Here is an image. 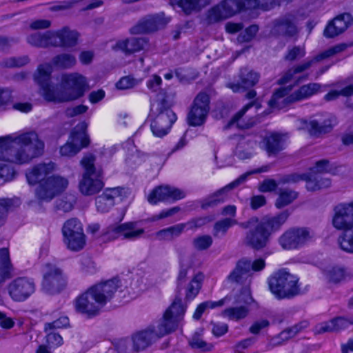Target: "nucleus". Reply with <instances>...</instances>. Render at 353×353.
Segmentation results:
<instances>
[{
    "instance_id": "obj_1",
    "label": "nucleus",
    "mask_w": 353,
    "mask_h": 353,
    "mask_svg": "<svg viewBox=\"0 0 353 353\" xmlns=\"http://www.w3.org/2000/svg\"><path fill=\"white\" fill-rule=\"evenodd\" d=\"M44 143L34 131L0 137V179H12L13 168L3 162L23 164L42 154Z\"/></svg>"
},
{
    "instance_id": "obj_2",
    "label": "nucleus",
    "mask_w": 353,
    "mask_h": 353,
    "mask_svg": "<svg viewBox=\"0 0 353 353\" xmlns=\"http://www.w3.org/2000/svg\"><path fill=\"white\" fill-rule=\"evenodd\" d=\"M52 68L49 63L40 65L34 74L41 86V94L46 101L63 103L74 101L83 96L89 89L85 77L78 72L64 73L61 77V88L50 83Z\"/></svg>"
},
{
    "instance_id": "obj_3",
    "label": "nucleus",
    "mask_w": 353,
    "mask_h": 353,
    "mask_svg": "<svg viewBox=\"0 0 353 353\" xmlns=\"http://www.w3.org/2000/svg\"><path fill=\"white\" fill-rule=\"evenodd\" d=\"M55 168V164L52 162L43 163L34 166L26 172V179L29 184L39 183L36 195L41 201H50L68 186L67 178L59 175L49 176Z\"/></svg>"
},
{
    "instance_id": "obj_4",
    "label": "nucleus",
    "mask_w": 353,
    "mask_h": 353,
    "mask_svg": "<svg viewBox=\"0 0 353 353\" xmlns=\"http://www.w3.org/2000/svg\"><path fill=\"white\" fill-rule=\"evenodd\" d=\"M332 223L336 230L343 231L337 239L339 248L353 254V200L334 207Z\"/></svg>"
},
{
    "instance_id": "obj_5",
    "label": "nucleus",
    "mask_w": 353,
    "mask_h": 353,
    "mask_svg": "<svg viewBox=\"0 0 353 353\" xmlns=\"http://www.w3.org/2000/svg\"><path fill=\"white\" fill-rule=\"evenodd\" d=\"M319 92L321 85L316 83L303 85L292 92L291 87H284L274 93L269 105L272 108H283L290 103L307 99Z\"/></svg>"
},
{
    "instance_id": "obj_6",
    "label": "nucleus",
    "mask_w": 353,
    "mask_h": 353,
    "mask_svg": "<svg viewBox=\"0 0 353 353\" xmlns=\"http://www.w3.org/2000/svg\"><path fill=\"white\" fill-rule=\"evenodd\" d=\"M149 117L152 119L151 130L157 137H163L168 134L177 119L176 114L165 107L163 101H151Z\"/></svg>"
},
{
    "instance_id": "obj_7",
    "label": "nucleus",
    "mask_w": 353,
    "mask_h": 353,
    "mask_svg": "<svg viewBox=\"0 0 353 353\" xmlns=\"http://www.w3.org/2000/svg\"><path fill=\"white\" fill-rule=\"evenodd\" d=\"M94 162V157L92 154L85 155L81 161L84 172L79 183V190L85 196L97 194L103 187L101 172L96 169Z\"/></svg>"
},
{
    "instance_id": "obj_8",
    "label": "nucleus",
    "mask_w": 353,
    "mask_h": 353,
    "mask_svg": "<svg viewBox=\"0 0 353 353\" xmlns=\"http://www.w3.org/2000/svg\"><path fill=\"white\" fill-rule=\"evenodd\" d=\"M270 289L279 299L293 296L299 292L298 278L286 271L276 273L269 280Z\"/></svg>"
},
{
    "instance_id": "obj_9",
    "label": "nucleus",
    "mask_w": 353,
    "mask_h": 353,
    "mask_svg": "<svg viewBox=\"0 0 353 353\" xmlns=\"http://www.w3.org/2000/svg\"><path fill=\"white\" fill-rule=\"evenodd\" d=\"M243 229H248L245 238V243L252 248L259 250L266 246L270 232L257 217H252L248 221L239 223Z\"/></svg>"
},
{
    "instance_id": "obj_10",
    "label": "nucleus",
    "mask_w": 353,
    "mask_h": 353,
    "mask_svg": "<svg viewBox=\"0 0 353 353\" xmlns=\"http://www.w3.org/2000/svg\"><path fill=\"white\" fill-rule=\"evenodd\" d=\"M144 232V229L139 227L135 222H127L122 224L112 223L103 230V236L109 241L117 239L134 241L141 238Z\"/></svg>"
},
{
    "instance_id": "obj_11",
    "label": "nucleus",
    "mask_w": 353,
    "mask_h": 353,
    "mask_svg": "<svg viewBox=\"0 0 353 353\" xmlns=\"http://www.w3.org/2000/svg\"><path fill=\"white\" fill-rule=\"evenodd\" d=\"M341 50L342 48L341 46H334L330 48V49L323 52L322 53L316 55V57L312 59H307L303 63L296 65L292 68L291 69H290L289 70H288L283 74V76L279 80V84H285L293 80H296V81H299L301 79L299 77L297 78L296 77V74L308 70L315 63L321 61L323 59L325 58L332 57Z\"/></svg>"
},
{
    "instance_id": "obj_12",
    "label": "nucleus",
    "mask_w": 353,
    "mask_h": 353,
    "mask_svg": "<svg viewBox=\"0 0 353 353\" xmlns=\"http://www.w3.org/2000/svg\"><path fill=\"white\" fill-rule=\"evenodd\" d=\"M314 238V233L307 228H292L280 236L279 243L285 250L297 249L312 241Z\"/></svg>"
},
{
    "instance_id": "obj_13",
    "label": "nucleus",
    "mask_w": 353,
    "mask_h": 353,
    "mask_svg": "<svg viewBox=\"0 0 353 353\" xmlns=\"http://www.w3.org/2000/svg\"><path fill=\"white\" fill-rule=\"evenodd\" d=\"M87 124L79 123L72 132L68 142L60 148V154L63 157H72L83 148L87 147L90 140L86 134Z\"/></svg>"
},
{
    "instance_id": "obj_14",
    "label": "nucleus",
    "mask_w": 353,
    "mask_h": 353,
    "mask_svg": "<svg viewBox=\"0 0 353 353\" xmlns=\"http://www.w3.org/2000/svg\"><path fill=\"white\" fill-rule=\"evenodd\" d=\"M36 290V285L32 279L18 277L8 285V292L14 301L22 302L32 296Z\"/></svg>"
},
{
    "instance_id": "obj_15",
    "label": "nucleus",
    "mask_w": 353,
    "mask_h": 353,
    "mask_svg": "<svg viewBox=\"0 0 353 353\" xmlns=\"http://www.w3.org/2000/svg\"><path fill=\"white\" fill-rule=\"evenodd\" d=\"M65 285L61 270L55 265L46 264L43 269L42 289L49 294L59 292Z\"/></svg>"
},
{
    "instance_id": "obj_16",
    "label": "nucleus",
    "mask_w": 353,
    "mask_h": 353,
    "mask_svg": "<svg viewBox=\"0 0 353 353\" xmlns=\"http://www.w3.org/2000/svg\"><path fill=\"white\" fill-rule=\"evenodd\" d=\"M209 103L208 94L199 93L196 96L188 115V122L190 125L199 126L205 123L210 110Z\"/></svg>"
},
{
    "instance_id": "obj_17",
    "label": "nucleus",
    "mask_w": 353,
    "mask_h": 353,
    "mask_svg": "<svg viewBox=\"0 0 353 353\" xmlns=\"http://www.w3.org/2000/svg\"><path fill=\"white\" fill-rule=\"evenodd\" d=\"M236 304L234 307H230L222 312V316L230 320L238 321L247 316L249 312V306L254 303V300L248 290H245L232 302Z\"/></svg>"
},
{
    "instance_id": "obj_18",
    "label": "nucleus",
    "mask_w": 353,
    "mask_h": 353,
    "mask_svg": "<svg viewBox=\"0 0 353 353\" xmlns=\"http://www.w3.org/2000/svg\"><path fill=\"white\" fill-rule=\"evenodd\" d=\"M74 307L78 312L91 317L98 314L103 305L89 288L75 299Z\"/></svg>"
},
{
    "instance_id": "obj_19",
    "label": "nucleus",
    "mask_w": 353,
    "mask_h": 353,
    "mask_svg": "<svg viewBox=\"0 0 353 353\" xmlns=\"http://www.w3.org/2000/svg\"><path fill=\"white\" fill-rule=\"evenodd\" d=\"M185 196V193L176 188L159 185L154 188L147 196L148 201L155 205L159 202L176 201Z\"/></svg>"
},
{
    "instance_id": "obj_20",
    "label": "nucleus",
    "mask_w": 353,
    "mask_h": 353,
    "mask_svg": "<svg viewBox=\"0 0 353 353\" xmlns=\"http://www.w3.org/2000/svg\"><path fill=\"white\" fill-rule=\"evenodd\" d=\"M79 37L78 31L64 26L56 31H51V46L72 48L78 43Z\"/></svg>"
},
{
    "instance_id": "obj_21",
    "label": "nucleus",
    "mask_w": 353,
    "mask_h": 353,
    "mask_svg": "<svg viewBox=\"0 0 353 353\" xmlns=\"http://www.w3.org/2000/svg\"><path fill=\"white\" fill-rule=\"evenodd\" d=\"M270 32L273 36L294 37L298 32L294 17L288 14L276 19L272 23Z\"/></svg>"
},
{
    "instance_id": "obj_22",
    "label": "nucleus",
    "mask_w": 353,
    "mask_h": 353,
    "mask_svg": "<svg viewBox=\"0 0 353 353\" xmlns=\"http://www.w3.org/2000/svg\"><path fill=\"white\" fill-rule=\"evenodd\" d=\"M312 175L292 174L286 175L281 179L280 183H296L300 181H306V188L310 191H316L322 188H326L330 185V181L325 178L312 179Z\"/></svg>"
},
{
    "instance_id": "obj_23",
    "label": "nucleus",
    "mask_w": 353,
    "mask_h": 353,
    "mask_svg": "<svg viewBox=\"0 0 353 353\" xmlns=\"http://www.w3.org/2000/svg\"><path fill=\"white\" fill-rule=\"evenodd\" d=\"M353 23L350 14L343 13L330 21L325 26L323 35L327 38H333L345 31Z\"/></svg>"
},
{
    "instance_id": "obj_24",
    "label": "nucleus",
    "mask_w": 353,
    "mask_h": 353,
    "mask_svg": "<svg viewBox=\"0 0 353 353\" xmlns=\"http://www.w3.org/2000/svg\"><path fill=\"white\" fill-rule=\"evenodd\" d=\"M119 287V280L117 279H113L97 283L90 288L104 306L110 301L114 294L117 291Z\"/></svg>"
},
{
    "instance_id": "obj_25",
    "label": "nucleus",
    "mask_w": 353,
    "mask_h": 353,
    "mask_svg": "<svg viewBox=\"0 0 353 353\" xmlns=\"http://www.w3.org/2000/svg\"><path fill=\"white\" fill-rule=\"evenodd\" d=\"M259 79V74L247 68H242L239 74L236 82L230 83L228 87L234 92H240L256 85Z\"/></svg>"
},
{
    "instance_id": "obj_26",
    "label": "nucleus",
    "mask_w": 353,
    "mask_h": 353,
    "mask_svg": "<svg viewBox=\"0 0 353 353\" xmlns=\"http://www.w3.org/2000/svg\"><path fill=\"white\" fill-rule=\"evenodd\" d=\"M124 189L114 188L106 190L96 199V206L99 212H106L114 204V199L121 196Z\"/></svg>"
},
{
    "instance_id": "obj_27",
    "label": "nucleus",
    "mask_w": 353,
    "mask_h": 353,
    "mask_svg": "<svg viewBox=\"0 0 353 353\" xmlns=\"http://www.w3.org/2000/svg\"><path fill=\"white\" fill-rule=\"evenodd\" d=\"M284 141V135L277 132H270L264 137L262 142L260 143V146L269 155H272L276 154L283 149Z\"/></svg>"
},
{
    "instance_id": "obj_28",
    "label": "nucleus",
    "mask_w": 353,
    "mask_h": 353,
    "mask_svg": "<svg viewBox=\"0 0 353 353\" xmlns=\"http://www.w3.org/2000/svg\"><path fill=\"white\" fill-rule=\"evenodd\" d=\"M167 21H163L160 15L150 16L134 26L131 29L132 34H144L152 32L163 26Z\"/></svg>"
},
{
    "instance_id": "obj_29",
    "label": "nucleus",
    "mask_w": 353,
    "mask_h": 353,
    "mask_svg": "<svg viewBox=\"0 0 353 353\" xmlns=\"http://www.w3.org/2000/svg\"><path fill=\"white\" fill-rule=\"evenodd\" d=\"M147 41L143 38H130L119 40L112 46V50H121L125 54H131L143 50Z\"/></svg>"
},
{
    "instance_id": "obj_30",
    "label": "nucleus",
    "mask_w": 353,
    "mask_h": 353,
    "mask_svg": "<svg viewBox=\"0 0 353 353\" xmlns=\"http://www.w3.org/2000/svg\"><path fill=\"white\" fill-rule=\"evenodd\" d=\"M270 170V165H263L259 168H257V169H255V170H253L250 172H248L242 175H241L238 179H236L235 181H234L233 182H232L231 183H230L229 185H228L227 186H225L224 188H223L222 190H221L220 191H219L214 196V199L212 201H210V204H212V203H219V202H222L224 200V198L223 196V193L226 191V190H231L236 186H238L239 185L244 183L248 177L252 174H257V173H261V172H268L269 170Z\"/></svg>"
},
{
    "instance_id": "obj_31",
    "label": "nucleus",
    "mask_w": 353,
    "mask_h": 353,
    "mask_svg": "<svg viewBox=\"0 0 353 353\" xmlns=\"http://www.w3.org/2000/svg\"><path fill=\"white\" fill-rule=\"evenodd\" d=\"M253 104L249 103L244 106L239 112H238L229 122L228 128L236 125L239 128H249L258 121V118H248L245 113L253 108Z\"/></svg>"
},
{
    "instance_id": "obj_32",
    "label": "nucleus",
    "mask_w": 353,
    "mask_h": 353,
    "mask_svg": "<svg viewBox=\"0 0 353 353\" xmlns=\"http://www.w3.org/2000/svg\"><path fill=\"white\" fill-rule=\"evenodd\" d=\"M155 337L152 335V331L150 328L134 333L132 336L133 349L135 351L145 350L156 341Z\"/></svg>"
},
{
    "instance_id": "obj_33",
    "label": "nucleus",
    "mask_w": 353,
    "mask_h": 353,
    "mask_svg": "<svg viewBox=\"0 0 353 353\" xmlns=\"http://www.w3.org/2000/svg\"><path fill=\"white\" fill-rule=\"evenodd\" d=\"M251 261L247 259L239 261L234 270L228 275V281L231 283H243L250 276Z\"/></svg>"
},
{
    "instance_id": "obj_34",
    "label": "nucleus",
    "mask_w": 353,
    "mask_h": 353,
    "mask_svg": "<svg viewBox=\"0 0 353 353\" xmlns=\"http://www.w3.org/2000/svg\"><path fill=\"white\" fill-rule=\"evenodd\" d=\"M170 310H166L163 318L159 321L157 326L150 327L152 331V335L156 336L155 340L163 337V336L174 331L176 327L174 320L168 319Z\"/></svg>"
},
{
    "instance_id": "obj_35",
    "label": "nucleus",
    "mask_w": 353,
    "mask_h": 353,
    "mask_svg": "<svg viewBox=\"0 0 353 353\" xmlns=\"http://www.w3.org/2000/svg\"><path fill=\"white\" fill-rule=\"evenodd\" d=\"M350 323H353V319L348 321L344 318L339 317L327 322L318 324L315 327V332L317 334H322L329 332H335L346 328Z\"/></svg>"
},
{
    "instance_id": "obj_36",
    "label": "nucleus",
    "mask_w": 353,
    "mask_h": 353,
    "mask_svg": "<svg viewBox=\"0 0 353 353\" xmlns=\"http://www.w3.org/2000/svg\"><path fill=\"white\" fill-rule=\"evenodd\" d=\"M303 128H306L312 135H319L329 132L332 128V122L330 119L311 120L309 122L301 120Z\"/></svg>"
},
{
    "instance_id": "obj_37",
    "label": "nucleus",
    "mask_w": 353,
    "mask_h": 353,
    "mask_svg": "<svg viewBox=\"0 0 353 353\" xmlns=\"http://www.w3.org/2000/svg\"><path fill=\"white\" fill-rule=\"evenodd\" d=\"M13 274L14 268L10 262L8 250L0 249V284L11 278Z\"/></svg>"
},
{
    "instance_id": "obj_38",
    "label": "nucleus",
    "mask_w": 353,
    "mask_h": 353,
    "mask_svg": "<svg viewBox=\"0 0 353 353\" xmlns=\"http://www.w3.org/2000/svg\"><path fill=\"white\" fill-rule=\"evenodd\" d=\"M256 145L255 141L242 139L237 144L234 154L239 159L242 160L250 159L256 153Z\"/></svg>"
},
{
    "instance_id": "obj_39",
    "label": "nucleus",
    "mask_w": 353,
    "mask_h": 353,
    "mask_svg": "<svg viewBox=\"0 0 353 353\" xmlns=\"http://www.w3.org/2000/svg\"><path fill=\"white\" fill-rule=\"evenodd\" d=\"M288 216L289 214L287 212H283L276 216H264L259 219V220L271 234L280 229L281 225L287 221Z\"/></svg>"
},
{
    "instance_id": "obj_40",
    "label": "nucleus",
    "mask_w": 353,
    "mask_h": 353,
    "mask_svg": "<svg viewBox=\"0 0 353 353\" xmlns=\"http://www.w3.org/2000/svg\"><path fill=\"white\" fill-rule=\"evenodd\" d=\"M212 0H172L186 14L199 11L210 3Z\"/></svg>"
},
{
    "instance_id": "obj_41",
    "label": "nucleus",
    "mask_w": 353,
    "mask_h": 353,
    "mask_svg": "<svg viewBox=\"0 0 353 353\" xmlns=\"http://www.w3.org/2000/svg\"><path fill=\"white\" fill-rule=\"evenodd\" d=\"M204 275L201 272L196 273L189 283L185 290V299L188 301L193 300L199 294Z\"/></svg>"
},
{
    "instance_id": "obj_42",
    "label": "nucleus",
    "mask_w": 353,
    "mask_h": 353,
    "mask_svg": "<svg viewBox=\"0 0 353 353\" xmlns=\"http://www.w3.org/2000/svg\"><path fill=\"white\" fill-rule=\"evenodd\" d=\"M170 310L171 312L168 319L170 320H174L176 322V325L177 326L178 323L181 321L185 312L186 305L182 303L181 298L176 297L172 305L167 310Z\"/></svg>"
},
{
    "instance_id": "obj_43",
    "label": "nucleus",
    "mask_w": 353,
    "mask_h": 353,
    "mask_svg": "<svg viewBox=\"0 0 353 353\" xmlns=\"http://www.w3.org/2000/svg\"><path fill=\"white\" fill-rule=\"evenodd\" d=\"M323 274L325 278L332 283H337L343 279L345 270L343 268L338 265H328L323 268Z\"/></svg>"
},
{
    "instance_id": "obj_44",
    "label": "nucleus",
    "mask_w": 353,
    "mask_h": 353,
    "mask_svg": "<svg viewBox=\"0 0 353 353\" xmlns=\"http://www.w3.org/2000/svg\"><path fill=\"white\" fill-rule=\"evenodd\" d=\"M28 42L34 46L37 47H48L51 46V31H48L45 34L34 33L30 35L28 39Z\"/></svg>"
},
{
    "instance_id": "obj_45",
    "label": "nucleus",
    "mask_w": 353,
    "mask_h": 353,
    "mask_svg": "<svg viewBox=\"0 0 353 353\" xmlns=\"http://www.w3.org/2000/svg\"><path fill=\"white\" fill-rule=\"evenodd\" d=\"M297 193L292 190H281L275 206L277 208H282L293 202L297 198Z\"/></svg>"
},
{
    "instance_id": "obj_46",
    "label": "nucleus",
    "mask_w": 353,
    "mask_h": 353,
    "mask_svg": "<svg viewBox=\"0 0 353 353\" xmlns=\"http://www.w3.org/2000/svg\"><path fill=\"white\" fill-rule=\"evenodd\" d=\"M54 66L60 68H70L76 63V58L69 53H63L54 57L52 59Z\"/></svg>"
},
{
    "instance_id": "obj_47",
    "label": "nucleus",
    "mask_w": 353,
    "mask_h": 353,
    "mask_svg": "<svg viewBox=\"0 0 353 353\" xmlns=\"http://www.w3.org/2000/svg\"><path fill=\"white\" fill-rule=\"evenodd\" d=\"M64 241L68 248L71 250L77 251L81 250L85 244V238L83 233L73 234L70 236L64 237Z\"/></svg>"
},
{
    "instance_id": "obj_48",
    "label": "nucleus",
    "mask_w": 353,
    "mask_h": 353,
    "mask_svg": "<svg viewBox=\"0 0 353 353\" xmlns=\"http://www.w3.org/2000/svg\"><path fill=\"white\" fill-rule=\"evenodd\" d=\"M63 236H70L73 234L83 233L81 223L76 219L67 221L62 229Z\"/></svg>"
},
{
    "instance_id": "obj_49",
    "label": "nucleus",
    "mask_w": 353,
    "mask_h": 353,
    "mask_svg": "<svg viewBox=\"0 0 353 353\" xmlns=\"http://www.w3.org/2000/svg\"><path fill=\"white\" fill-rule=\"evenodd\" d=\"M239 223L233 218H225L217 221L214 227V234L215 236L223 235L228 230L234 225Z\"/></svg>"
},
{
    "instance_id": "obj_50",
    "label": "nucleus",
    "mask_w": 353,
    "mask_h": 353,
    "mask_svg": "<svg viewBox=\"0 0 353 353\" xmlns=\"http://www.w3.org/2000/svg\"><path fill=\"white\" fill-rule=\"evenodd\" d=\"M212 243V238L210 235H201L195 237L192 241L193 247L197 250L209 248Z\"/></svg>"
},
{
    "instance_id": "obj_51",
    "label": "nucleus",
    "mask_w": 353,
    "mask_h": 353,
    "mask_svg": "<svg viewBox=\"0 0 353 353\" xmlns=\"http://www.w3.org/2000/svg\"><path fill=\"white\" fill-rule=\"evenodd\" d=\"M189 343L192 347L200 349L203 351H208L212 348V345L205 343L198 334H195L192 336Z\"/></svg>"
},
{
    "instance_id": "obj_52",
    "label": "nucleus",
    "mask_w": 353,
    "mask_h": 353,
    "mask_svg": "<svg viewBox=\"0 0 353 353\" xmlns=\"http://www.w3.org/2000/svg\"><path fill=\"white\" fill-rule=\"evenodd\" d=\"M139 81L130 77H124L121 78L116 84L119 90H126L134 87L139 84Z\"/></svg>"
},
{
    "instance_id": "obj_53",
    "label": "nucleus",
    "mask_w": 353,
    "mask_h": 353,
    "mask_svg": "<svg viewBox=\"0 0 353 353\" xmlns=\"http://www.w3.org/2000/svg\"><path fill=\"white\" fill-rule=\"evenodd\" d=\"M46 342L52 347H57L63 344V338L61 336L51 330L47 332Z\"/></svg>"
},
{
    "instance_id": "obj_54",
    "label": "nucleus",
    "mask_w": 353,
    "mask_h": 353,
    "mask_svg": "<svg viewBox=\"0 0 353 353\" xmlns=\"http://www.w3.org/2000/svg\"><path fill=\"white\" fill-rule=\"evenodd\" d=\"M305 53L304 48L296 46L288 50L285 59L289 61H294L303 57Z\"/></svg>"
},
{
    "instance_id": "obj_55",
    "label": "nucleus",
    "mask_w": 353,
    "mask_h": 353,
    "mask_svg": "<svg viewBox=\"0 0 353 353\" xmlns=\"http://www.w3.org/2000/svg\"><path fill=\"white\" fill-rule=\"evenodd\" d=\"M330 170L329 162L326 160H321L316 162V165L310 169V174H321L328 172Z\"/></svg>"
},
{
    "instance_id": "obj_56",
    "label": "nucleus",
    "mask_w": 353,
    "mask_h": 353,
    "mask_svg": "<svg viewBox=\"0 0 353 353\" xmlns=\"http://www.w3.org/2000/svg\"><path fill=\"white\" fill-rule=\"evenodd\" d=\"M69 324V319L66 316H62L59 319L53 321L52 323H49L45 325V330L46 332L52 330L54 329L61 328L66 327Z\"/></svg>"
},
{
    "instance_id": "obj_57",
    "label": "nucleus",
    "mask_w": 353,
    "mask_h": 353,
    "mask_svg": "<svg viewBox=\"0 0 353 353\" xmlns=\"http://www.w3.org/2000/svg\"><path fill=\"white\" fill-rule=\"evenodd\" d=\"M303 327V326H300L298 325H294L292 327L288 328V329L283 330V332H281L279 334V337L283 341L288 340L289 339H291V338L295 336L296 334Z\"/></svg>"
},
{
    "instance_id": "obj_58",
    "label": "nucleus",
    "mask_w": 353,
    "mask_h": 353,
    "mask_svg": "<svg viewBox=\"0 0 353 353\" xmlns=\"http://www.w3.org/2000/svg\"><path fill=\"white\" fill-rule=\"evenodd\" d=\"M10 206V201L8 200L0 199V227L6 222Z\"/></svg>"
},
{
    "instance_id": "obj_59",
    "label": "nucleus",
    "mask_w": 353,
    "mask_h": 353,
    "mask_svg": "<svg viewBox=\"0 0 353 353\" xmlns=\"http://www.w3.org/2000/svg\"><path fill=\"white\" fill-rule=\"evenodd\" d=\"M232 299H233L232 295H228L219 301H205V303H206L208 309L212 310L216 307H221L224 304L229 303L230 302L232 301Z\"/></svg>"
},
{
    "instance_id": "obj_60",
    "label": "nucleus",
    "mask_w": 353,
    "mask_h": 353,
    "mask_svg": "<svg viewBox=\"0 0 353 353\" xmlns=\"http://www.w3.org/2000/svg\"><path fill=\"white\" fill-rule=\"evenodd\" d=\"M278 184L276 182L270 179H268L264 180L261 185H259V190L260 192H272L276 190L277 188Z\"/></svg>"
},
{
    "instance_id": "obj_61",
    "label": "nucleus",
    "mask_w": 353,
    "mask_h": 353,
    "mask_svg": "<svg viewBox=\"0 0 353 353\" xmlns=\"http://www.w3.org/2000/svg\"><path fill=\"white\" fill-rule=\"evenodd\" d=\"M257 26L252 25L246 28L245 32L239 36V40L241 41H249L251 40L258 32Z\"/></svg>"
},
{
    "instance_id": "obj_62",
    "label": "nucleus",
    "mask_w": 353,
    "mask_h": 353,
    "mask_svg": "<svg viewBox=\"0 0 353 353\" xmlns=\"http://www.w3.org/2000/svg\"><path fill=\"white\" fill-rule=\"evenodd\" d=\"M269 321L266 319H260L255 321L250 327L252 334H258L261 330L269 326Z\"/></svg>"
},
{
    "instance_id": "obj_63",
    "label": "nucleus",
    "mask_w": 353,
    "mask_h": 353,
    "mask_svg": "<svg viewBox=\"0 0 353 353\" xmlns=\"http://www.w3.org/2000/svg\"><path fill=\"white\" fill-rule=\"evenodd\" d=\"M162 83L161 78L158 75H153L147 82V87L153 92L157 91Z\"/></svg>"
},
{
    "instance_id": "obj_64",
    "label": "nucleus",
    "mask_w": 353,
    "mask_h": 353,
    "mask_svg": "<svg viewBox=\"0 0 353 353\" xmlns=\"http://www.w3.org/2000/svg\"><path fill=\"white\" fill-rule=\"evenodd\" d=\"M12 98L11 92L8 89L0 88V108L8 105Z\"/></svg>"
}]
</instances>
